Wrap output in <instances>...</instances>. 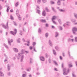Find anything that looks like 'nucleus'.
<instances>
[{
    "mask_svg": "<svg viewBox=\"0 0 77 77\" xmlns=\"http://www.w3.org/2000/svg\"><path fill=\"white\" fill-rule=\"evenodd\" d=\"M21 52L22 53H18V56H17V54H16L15 56L18 59H20V61L22 62H23V59H24V55H23V54H24V51L22 49L21 51Z\"/></svg>",
    "mask_w": 77,
    "mask_h": 77,
    "instance_id": "f257e3e1",
    "label": "nucleus"
},
{
    "mask_svg": "<svg viewBox=\"0 0 77 77\" xmlns=\"http://www.w3.org/2000/svg\"><path fill=\"white\" fill-rule=\"evenodd\" d=\"M68 71H69V70H68V72L66 71V68L63 69V75H67V74L68 73Z\"/></svg>",
    "mask_w": 77,
    "mask_h": 77,
    "instance_id": "f03ea898",
    "label": "nucleus"
},
{
    "mask_svg": "<svg viewBox=\"0 0 77 77\" xmlns=\"http://www.w3.org/2000/svg\"><path fill=\"white\" fill-rule=\"evenodd\" d=\"M8 22H7L6 26H5L4 24H2V27H3L5 29H8V28H9V26H8Z\"/></svg>",
    "mask_w": 77,
    "mask_h": 77,
    "instance_id": "7ed1b4c3",
    "label": "nucleus"
},
{
    "mask_svg": "<svg viewBox=\"0 0 77 77\" xmlns=\"http://www.w3.org/2000/svg\"><path fill=\"white\" fill-rule=\"evenodd\" d=\"M8 43L10 46H11V42H13V39H11L9 38L8 39Z\"/></svg>",
    "mask_w": 77,
    "mask_h": 77,
    "instance_id": "20e7f679",
    "label": "nucleus"
},
{
    "mask_svg": "<svg viewBox=\"0 0 77 77\" xmlns=\"http://www.w3.org/2000/svg\"><path fill=\"white\" fill-rule=\"evenodd\" d=\"M14 31L15 32L11 31V34L12 35H16V34H17V29H15Z\"/></svg>",
    "mask_w": 77,
    "mask_h": 77,
    "instance_id": "39448f33",
    "label": "nucleus"
},
{
    "mask_svg": "<svg viewBox=\"0 0 77 77\" xmlns=\"http://www.w3.org/2000/svg\"><path fill=\"white\" fill-rule=\"evenodd\" d=\"M72 31L74 34H75V32L77 31V28L75 27H74L72 29Z\"/></svg>",
    "mask_w": 77,
    "mask_h": 77,
    "instance_id": "423d86ee",
    "label": "nucleus"
},
{
    "mask_svg": "<svg viewBox=\"0 0 77 77\" xmlns=\"http://www.w3.org/2000/svg\"><path fill=\"white\" fill-rule=\"evenodd\" d=\"M13 50L14 52L16 53H18V49L17 48H13Z\"/></svg>",
    "mask_w": 77,
    "mask_h": 77,
    "instance_id": "0eeeda50",
    "label": "nucleus"
},
{
    "mask_svg": "<svg viewBox=\"0 0 77 77\" xmlns=\"http://www.w3.org/2000/svg\"><path fill=\"white\" fill-rule=\"evenodd\" d=\"M49 44L51 46V47H52L53 46V44H52V42L50 40L49 41Z\"/></svg>",
    "mask_w": 77,
    "mask_h": 77,
    "instance_id": "6e6552de",
    "label": "nucleus"
},
{
    "mask_svg": "<svg viewBox=\"0 0 77 77\" xmlns=\"http://www.w3.org/2000/svg\"><path fill=\"white\" fill-rule=\"evenodd\" d=\"M42 15L43 16H44V17L46 15V13L45 11H44L42 12Z\"/></svg>",
    "mask_w": 77,
    "mask_h": 77,
    "instance_id": "1a4fd4ad",
    "label": "nucleus"
},
{
    "mask_svg": "<svg viewBox=\"0 0 77 77\" xmlns=\"http://www.w3.org/2000/svg\"><path fill=\"white\" fill-rule=\"evenodd\" d=\"M40 59L41 61H44L45 60V59L43 57H40Z\"/></svg>",
    "mask_w": 77,
    "mask_h": 77,
    "instance_id": "9d476101",
    "label": "nucleus"
},
{
    "mask_svg": "<svg viewBox=\"0 0 77 77\" xmlns=\"http://www.w3.org/2000/svg\"><path fill=\"white\" fill-rule=\"evenodd\" d=\"M59 11L60 12H65V10H63L62 9H59Z\"/></svg>",
    "mask_w": 77,
    "mask_h": 77,
    "instance_id": "9b49d317",
    "label": "nucleus"
},
{
    "mask_svg": "<svg viewBox=\"0 0 77 77\" xmlns=\"http://www.w3.org/2000/svg\"><path fill=\"white\" fill-rule=\"evenodd\" d=\"M40 21L41 22H42V23H45L46 22V21L45 20H43L42 19H41Z\"/></svg>",
    "mask_w": 77,
    "mask_h": 77,
    "instance_id": "f8f14e48",
    "label": "nucleus"
},
{
    "mask_svg": "<svg viewBox=\"0 0 77 77\" xmlns=\"http://www.w3.org/2000/svg\"><path fill=\"white\" fill-rule=\"evenodd\" d=\"M18 5H19V2H17L15 5V6L16 7H17Z\"/></svg>",
    "mask_w": 77,
    "mask_h": 77,
    "instance_id": "ddd939ff",
    "label": "nucleus"
},
{
    "mask_svg": "<svg viewBox=\"0 0 77 77\" xmlns=\"http://www.w3.org/2000/svg\"><path fill=\"white\" fill-rule=\"evenodd\" d=\"M56 18H57V17L56 16H54L52 17V21H53V20H55Z\"/></svg>",
    "mask_w": 77,
    "mask_h": 77,
    "instance_id": "4468645a",
    "label": "nucleus"
},
{
    "mask_svg": "<svg viewBox=\"0 0 77 77\" xmlns=\"http://www.w3.org/2000/svg\"><path fill=\"white\" fill-rule=\"evenodd\" d=\"M59 35V33L57 32H55V37L56 38H57L58 36Z\"/></svg>",
    "mask_w": 77,
    "mask_h": 77,
    "instance_id": "2eb2a0df",
    "label": "nucleus"
},
{
    "mask_svg": "<svg viewBox=\"0 0 77 77\" xmlns=\"http://www.w3.org/2000/svg\"><path fill=\"white\" fill-rule=\"evenodd\" d=\"M60 0H58L57 2V4L59 6L60 5Z\"/></svg>",
    "mask_w": 77,
    "mask_h": 77,
    "instance_id": "dca6fc26",
    "label": "nucleus"
},
{
    "mask_svg": "<svg viewBox=\"0 0 77 77\" xmlns=\"http://www.w3.org/2000/svg\"><path fill=\"white\" fill-rule=\"evenodd\" d=\"M54 63L55 65H56V66H58V64H57V62H56V61H54Z\"/></svg>",
    "mask_w": 77,
    "mask_h": 77,
    "instance_id": "f3484780",
    "label": "nucleus"
},
{
    "mask_svg": "<svg viewBox=\"0 0 77 77\" xmlns=\"http://www.w3.org/2000/svg\"><path fill=\"white\" fill-rule=\"evenodd\" d=\"M0 76H3L4 75V74L1 71H0Z\"/></svg>",
    "mask_w": 77,
    "mask_h": 77,
    "instance_id": "a211bd4d",
    "label": "nucleus"
},
{
    "mask_svg": "<svg viewBox=\"0 0 77 77\" xmlns=\"http://www.w3.org/2000/svg\"><path fill=\"white\" fill-rule=\"evenodd\" d=\"M7 66H8V71H9L10 70V68H11L10 67V66H9V64H8L7 65Z\"/></svg>",
    "mask_w": 77,
    "mask_h": 77,
    "instance_id": "6ab92c4d",
    "label": "nucleus"
},
{
    "mask_svg": "<svg viewBox=\"0 0 77 77\" xmlns=\"http://www.w3.org/2000/svg\"><path fill=\"white\" fill-rule=\"evenodd\" d=\"M53 51L54 54V55H56V52L54 49L53 50Z\"/></svg>",
    "mask_w": 77,
    "mask_h": 77,
    "instance_id": "aec40b11",
    "label": "nucleus"
},
{
    "mask_svg": "<svg viewBox=\"0 0 77 77\" xmlns=\"http://www.w3.org/2000/svg\"><path fill=\"white\" fill-rule=\"evenodd\" d=\"M37 12L38 14H40V13H41V11H40V10H39L37 9Z\"/></svg>",
    "mask_w": 77,
    "mask_h": 77,
    "instance_id": "412c9836",
    "label": "nucleus"
},
{
    "mask_svg": "<svg viewBox=\"0 0 77 77\" xmlns=\"http://www.w3.org/2000/svg\"><path fill=\"white\" fill-rule=\"evenodd\" d=\"M10 19L11 20H14V17H13V16L12 15H11L10 16Z\"/></svg>",
    "mask_w": 77,
    "mask_h": 77,
    "instance_id": "4be33fe9",
    "label": "nucleus"
},
{
    "mask_svg": "<svg viewBox=\"0 0 77 77\" xmlns=\"http://www.w3.org/2000/svg\"><path fill=\"white\" fill-rule=\"evenodd\" d=\"M20 38L17 39V42L18 43H20Z\"/></svg>",
    "mask_w": 77,
    "mask_h": 77,
    "instance_id": "5701e85b",
    "label": "nucleus"
},
{
    "mask_svg": "<svg viewBox=\"0 0 77 77\" xmlns=\"http://www.w3.org/2000/svg\"><path fill=\"white\" fill-rule=\"evenodd\" d=\"M4 46H5V48H8V46L6 45V44H4Z\"/></svg>",
    "mask_w": 77,
    "mask_h": 77,
    "instance_id": "b1692460",
    "label": "nucleus"
},
{
    "mask_svg": "<svg viewBox=\"0 0 77 77\" xmlns=\"http://www.w3.org/2000/svg\"><path fill=\"white\" fill-rule=\"evenodd\" d=\"M26 75H27V74H24L22 75V77H26Z\"/></svg>",
    "mask_w": 77,
    "mask_h": 77,
    "instance_id": "393cba45",
    "label": "nucleus"
},
{
    "mask_svg": "<svg viewBox=\"0 0 77 77\" xmlns=\"http://www.w3.org/2000/svg\"><path fill=\"white\" fill-rule=\"evenodd\" d=\"M45 36L46 38H48V33H46L45 34Z\"/></svg>",
    "mask_w": 77,
    "mask_h": 77,
    "instance_id": "a878e982",
    "label": "nucleus"
},
{
    "mask_svg": "<svg viewBox=\"0 0 77 77\" xmlns=\"http://www.w3.org/2000/svg\"><path fill=\"white\" fill-rule=\"evenodd\" d=\"M55 48L56 50H57V51H59L58 50H59V47H57V46H56V47H55Z\"/></svg>",
    "mask_w": 77,
    "mask_h": 77,
    "instance_id": "bb28decb",
    "label": "nucleus"
},
{
    "mask_svg": "<svg viewBox=\"0 0 77 77\" xmlns=\"http://www.w3.org/2000/svg\"><path fill=\"white\" fill-rule=\"evenodd\" d=\"M38 32L39 33H41V29L39 28L38 29Z\"/></svg>",
    "mask_w": 77,
    "mask_h": 77,
    "instance_id": "cd10ccee",
    "label": "nucleus"
},
{
    "mask_svg": "<svg viewBox=\"0 0 77 77\" xmlns=\"http://www.w3.org/2000/svg\"><path fill=\"white\" fill-rule=\"evenodd\" d=\"M52 21L53 23H54V24H56V25H57V23L56 22L53 20H52Z\"/></svg>",
    "mask_w": 77,
    "mask_h": 77,
    "instance_id": "c85d7f7f",
    "label": "nucleus"
},
{
    "mask_svg": "<svg viewBox=\"0 0 77 77\" xmlns=\"http://www.w3.org/2000/svg\"><path fill=\"white\" fill-rule=\"evenodd\" d=\"M50 3H51V4H52V5H53V4H54V2L52 1H51L50 2Z\"/></svg>",
    "mask_w": 77,
    "mask_h": 77,
    "instance_id": "c756f323",
    "label": "nucleus"
},
{
    "mask_svg": "<svg viewBox=\"0 0 77 77\" xmlns=\"http://www.w3.org/2000/svg\"><path fill=\"white\" fill-rule=\"evenodd\" d=\"M68 66L69 68H70V67H72V65H71V64H69Z\"/></svg>",
    "mask_w": 77,
    "mask_h": 77,
    "instance_id": "7c9ffc66",
    "label": "nucleus"
},
{
    "mask_svg": "<svg viewBox=\"0 0 77 77\" xmlns=\"http://www.w3.org/2000/svg\"><path fill=\"white\" fill-rule=\"evenodd\" d=\"M31 70V68H29L27 69V71H29V72Z\"/></svg>",
    "mask_w": 77,
    "mask_h": 77,
    "instance_id": "2f4dec72",
    "label": "nucleus"
},
{
    "mask_svg": "<svg viewBox=\"0 0 77 77\" xmlns=\"http://www.w3.org/2000/svg\"><path fill=\"white\" fill-rule=\"evenodd\" d=\"M45 9H46V11H47V12H50V11H49V10H48V8H47V7Z\"/></svg>",
    "mask_w": 77,
    "mask_h": 77,
    "instance_id": "473e14b6",
    "label": "nucleus"
},
{
    "mask_svg": "<svg viewBox=\"0 0 77 77\" xmlns=\"http://www.w3.org/2000/svg\"><path fill=\"white\" fill-rule=\"evenodd\" d=\"M74 16L75 17V18H76L77 19V14L75 13L74 14Z\"/></svg>",
    "mask_w": 77,
    "mask_h": 77,
    "instance_id": "72a5a7b5",
    "label": "nucleus"
},
{
    "mask_svg": "<svg viewBox=\"0 0 77 77\" xmlns=\"http://www.w3.org/2000/svg\"><path fill=\"white\" fill-rule=\"evenodd\" d=\"M16 12V15H17V14H18L19 13V11L18 10H17Z\"/></svg>",
    "mask_w": 77,
    "mask_h": 77,
    "instance_id": "f704fd0d",
    "label": "nucleus"
},
{
    "mask_svg": "<svg viewBox=\"0 0 77 77\" xmlns=\"http://www.w3.org/2000/svg\"><path fill=\"white\" fill-rule=\"evenodd\" d=\"M37 3L38 4H39L41 3V0H37Z\"/></svg>",
    "mask_w": 77,
    "mask_h": 77,
    "instance_id": "c9c22d12",
    "label": "nucleus"
},
{
    "mask_svg": "<svg viewBox=\"0 0 77 77\" xmlns=\"http://www.w3.org/2000/svg\"><path fill=\"white\" fill-rule=\"evenodd\" d=\"M13 23L14 26H17V23L15 21H13Z\"/></svg>",
    "mask_w": 77,
    "mask_h": 77,
    "instance_id": "e433bc0d",
    "label": "nucleus"
},
{
    "mask_svg": "<svg viewBox=\"0 0 77 77\" xmlns=\"http://www.w3.org/2000/svg\"><path fill=\"white\" fill-rule=\"evenodd\" d=\"M71 21H72V22H75V20L74 19H71Z\"/></svg>",
    "mask_w": 77,
    "mask_h": 77,
    "instance_id": "4c0bfd02",
    "label": "nucleus"
},
{
    "mask_svg": "<svg viewBox=\"0 0 77 77\" xmlns=\"http://www.w3.org/2000/svg\"><path fill=\"white\" fill-rule=\"evenodd\" d=\"M36 42H33V44H32V45H33V47H34V46H35V45H36Z\"/></svg>",
    "mask_w": 77,
    "mask_h": 77,
    "instance_id": "58836bf2",
    "label": "nucleus"
},
{
    "mask_svg": "<svg viewBox=\"0 0 77 77\" xmlns=\"http://www.w3.org/2000/svg\"><path fill=\"white\" fill-rule=\"evenodd\" d=\"M58 22H59V23H60V24H62V22L61 21V20H59Z\"/></svg>",
    "mask_w": 77,
    "mask_h": 77,
    "instance_id": "ea45409f",
    "label": "nucleus"
},
{
    "mask_svg": "<svg viewBox=\"0 0 77 77\" xmlns=\"http://www.w3.org/2000/svg\"><path fill=\"white\" fill-rule=\"evenodd\" d=\"M51 8H52V10L53 11H54V12H55V11H55V9H54V8H53V7H52Z\"/></svg>",
    "mask_w": 77,
    "mask_h": 77,
    "instance_id": "a19ab883",
    "label": "nucleus"
},
{
    "mask_svg": "<svg viewBox=\"0 0 77 77\" xmlns=\"http://www.w3.org/2000/svg\"><path fill=\"white\" fill-rule=\"evenodd\" d=\"M9 7H8L7 8V12H9Z\"/></svg>",
    "mask_w": 77,
    "mask_h": 77,
    "instance_id": "79ce46f5",
    "label": "nucleus"
},
{
    "mask_svg": "<svg viewBox=\"0 0 77 77\" xmlns=\"http://www.w3.org/2000/svg\"><path fill=\"white\" fill-rule=\"evenodd\" d=\"M59 29H60L61 30H62V29H62V26H60L59 27Z\"/></svg>",
    "mask_w": 77,
    "mask_h": 77,
    "instance_id": "37998d69",
    "label": "nucleus"
},
{
    "mask_svg": "<svg viewBox=\"0 0 77 77\" xmlns=\"http://www.w3.org/2000/svg\"><path fill=\"white\" fill-rule=\"evenodd\" d=\"M64 65V63H62L61 64V67L63 68V66Z\"/></svg>",
    "mask_w": 77,
    "mask_h": 77,
    "instance_id": "c03bdc74",
    "label": "nucleus"
},
{
    "mask_svg": "<svg viewBox=\"0 0 77 77\" xmlns=\"http://www.w3.org/2000/svg\"><path fill=\"white\" fill-rule=\"evenodd\" d=\"M43 3H46L47 2V0H42Z\"/></svg>",
    "mask_w": 77,
    "mask_h": 77,
    "instance_id": "a18cd8bd",
    "label": "nucleus"
},
{
    "mask_svg": "<svg viewBox=\"0 0 77 77\" xmlns=\"http://www.w3.org/2000/svg\"><path fill=\"white\" fill-rule=\"evenodd\" d=\"M11 72H8L7 74V75H11Z\"/></svg>",
    "mask_w": 77,
    "mask_h": 77,
    "instance_id": "49530a36",
    "label": "nucleus"
},
{
    "mask_svg": "<svg viewBox=\"0 0 77 77\" xmlns=\"http://www.w3.org/2000/svg\"><path fill=\"white\" fill-rule=\"evenodd\" d=\"M72 75L73 77H76V76L73 73L72 74Z\"/></svg>",
    "mask_w": 77,
    "mask_h": 77,
    "instance_id": "de8ad7c7",
    "label": "nucleus"
},
{
    "mask_svg": "<svg viewBox=\"0 0 77 77\" xmlns=\"http://www.w3.org/2000/svg\"><path fill=\"white\" fill-rule=\"evenodd\" d=\"M33 49L34 51H35V52H37L36 50L35 49V47H33Z\"/></svg>",
    "mask_w": 77,
    "mask_h": 77,
    "instance_id": "09e8293b",
    "label": "nucleus"
},
{
    "mask_svg": "<svg viewBox=\"0 0 77 77\" xmlns=\"http://www.w3.org/2000/svg\"><path fill=\"white\" fill-rule=\"evenodd\" d=\"M29 77H32V74H29Z\"/></svg>",
    "mask_w": 77,
    "mask_h": 77,
    "instance_id": "8fccbe9b",
    "label": "nucleus"
},
{
    "mask_svg": "<svg viewBox=\"0 0 77 77\" xmlns=\"http://www.w3.org/2000/svg\"><path fill=\"white\" fill-rule=\"evenodd\" d=\"M60 60H62V56H60Z\"/></svg>",
    "mask_w": 77,
    "mask_h": 77,
    "instance_id": "3c124183",
    "label": "nucleus"
},
{
    "mask_svg": "<svg viewBox=\"0 0 77 77\" xmlns=\"http://www.w3.org/2000/svg\"><path fill=\"white\" fill-rule=\"evenodd\" d=\"M71 39L70 38H69L68 39V42H69V41H71Z\"/></svg>",
    "mask_w": 77,
    "mask_h": 77,
    "instance_id": "603ef678",
    "label": "nucleus"
},
{
    "mask_svg": "<svg viewBox=\"0 0 77 77\" xmlns=\"http://www.w3.org/2000/svg\"><path fill=\"white\" fill-rule=\"evenodd\" d=\"M18 18V19H19V20H21V17H19Z\"/></svg>",
    "mask_w": 77,
    "mask_h": 77,
    "instance_id": "864d4df0",
    "label": "nucleus"
},
{
    "mask_svg": "<svg viewBox=\"0 0 77 77\" xmlns=\"http://www.w3.org/2000/svg\"><path fill=\"white\" fill-rule=\"evenodd\" d=\"M30 63H32V58H30Z\"/></svg>",
    "mask_w": 77,
    "mask_h": 77,
    "instance_id": "5fc2aeb1",
    "label": "nucleus"
},
{
    "mask_svg": "<svg viewBox=\"0 0 77 77\" xmlns=\"http://www.w3.org/2000/svg\"><path fill=\"white\" fill-rule=\"evenodd\" d=\"M45 57H48V54H45Z\"/></svg>",
    "mask_w": 77,
    "mask_h": 77,
    "instance_id": "6e6d98bb",
    "label": "nucleus"
},
{
    "mask_svg": "<svg viewBox=\"0 0 77 77\" xmlns=\"http://www.w3.org/2000/svg\"><path fill=\"white\" fill-rule=\"evenodd\" d=\"M2 6L0 5V9H2Z\"/></svg>",
    "mask_w": 77,
    "mask_h": 77,
    "instance_id": "4d7b16f0",
    "label": "nucleus"
},
{
    "mask_svg": "<svg viewBox=\"0 0 77 77\" xmlns=\"http://www.w3.org/2000/svg\"><path fill=\"white\" fill-rule=\"evenodd\" d=\"M75 42H77V37H75Z\"/></svg>",
    "mask_w": 77,
    "mask_h": 77,
    "instance_id": "13d9d810",
    "label": "nucleus"
},
{
    "mask_svg": "<svg viewBox=\"0 0 77 77\" xmlns=\"http://www.w3.org/2000/svg\"><path fill=\"white\" fill-rule=\"evenodd\" d=\"M29 48L30 49V50H32V46L29 47Z\"/></svg>",
    "mask_w": 77,
    "mask_h": 77,
    "instance_id": "bf43d9fd",
    "label": "nucleus"
},
{
    "mask_svg": "<svg viewBox=\"0 0 77 77\" xmlns=\"http://www.w3.org/2000/svg\"><path fill=\"white\" fill-rule=\"evenodd\" d=\"M45 26H46V27H48V24H47V23H46L45 24Z\"/></svg>",
    "mask_w": 77,
    "mask_h": 77,
    "instance_id": "052dcab7",
    "label": "nucleus"
},
{
    "mask_svg": "<svg viewBox=\"0 0 77 77\" xmlns=\"http://www.w3.org/2000/svg\"><path fill=\"white\" fill-rule=\"evenodd\" d=\"M25 53H26V54H27V53H29V51H25Z\"/></svg>",
    "mask_w": 77,
    "mask_h": 77,
    "instance_id": "680f3d73",
    "label": "nucleus"
},
{
    "mask_svg": "<svg viewBox=\"0 0 77 77\" xmlns=\"http://www.w3.org/2000/svg\"><path fill=\"white\" fill-rule=\"evenodd\" d=\"M66 23H64L63 25V26L64 27H65V26H66Z\"/></svg>",
    "mask_w": 77,
    "mask_h": 77,
    "instance_id": "e2e57ef3",
    "label": "nucleus"
},
{
    "mask_svg": "<svg viewBox=\"0 0 77 77\" xmlns=\"http://www.w3.org/2000/svg\"><path fill=\"white\" fill-rule=\"evenodd\" d=\"M52 27L53 29H55V27L53 26H52Z\"/></svg>",
    "mask_w": 77,
    "mask_h": 77,
    "instance_id": "0e129e2a",
    "label": "nucleus"
},
{
    "mask_svg": "<svg viewBox=\"0 0 77 77\" xmlns=\"http://www.w3.org/2000/svg\"><path fill=\"white\" fill-rule=\"evenodd\" d=\"M10 12H14V10H13L12 9H11L10 10Z\"/></svg>",
    "mask_w": 77,
    "mask_h": 77,
    "instance_id": "69168bd1",
    "label": "nucleus"
},
{
    "mask_svg": "<svg viewBox=\"0 0 77 77\" xmlns=\"http://www.w3.org/2000/svg\"><path fill=\"white\" fill-rule=\"evenodd\" d=\"M23 73H24L25 74H26V72H25V71H23Z\"/></svg>",
    "mask_w": 77,
    "mask_h": 77,
    "instance_id": "338daca9",
    "label": "nucleus"
},
{
    "mask_svg": "<svg viewBox=\"0 0 77 77\" xmlns=\"http://www.w3.org/2000/svg\"><path fill=\"white\" fill-rule=\"evenodd\" d=\"M75 5H77V2H75Z\"/></svg>",
    "mask_w": 77,
    "mask_h": 77,
    "instance_id": "774afa93",
    "label": "nucleus"
}]
</instances>
